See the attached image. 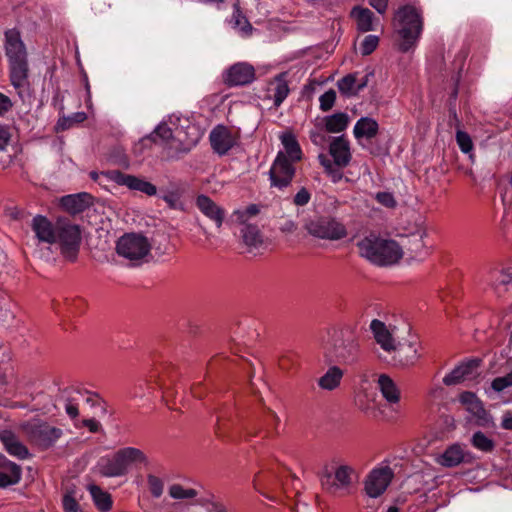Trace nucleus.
Returning a JSON list of instances; mask_svg holds the SVG:
<instances>
[{
  "label": "nucleus",
  "instance_id": "obj_1",
  "mask_svg": "<svg viewBox=\"0 0 512 512\" xmlns=\"http://www.w3.org/2000/svg\"><path fill=\"white\" fill-rule=\"evenodd\" d=\"M359 254L371 263L387 266L397 263L403 256V249L394 240L370 235L357 243Z\"/></svg>",
  "mask_w": 512,
  "mask_h": 512
},
{
  "label": "nucleus",
  "instance_id": "obj_2",
  "mask_svg": "<svg viewBox=\"0 0 512 512\" xmlns=\"http://www.w3.org/2000/svg\"><path fill=\"white\" fill-rule=\"evenodd\" d=\"M146 454L135 447H125L116 451L112 456L102 458L98 463L99 472L107 477H120L135 467L148 466Z\"/></svg>",
  "mask_w": 512,
  "mask_h": 512
},
{
  "label": "nucleus",
  "instance_id": "obj_3",
  "mask_svg": "<svg viewBox=\"0 0 512 512\" xmlns=\"http://www.w3.org/2000/svg\"><path fill=\"white\" fill-rule=\"evenodd\" d=\"M396 31L400 37L399 48L407 52L415 47L423 29L421 11L413 5H405L398 9L396 16Z\"/></svg>",
  "mask_w": 512,
  "mask_h": 512
},
{
  "label": "nucleus",
  "instance_id": "obj_4",
  "mask_svg": "<svg viewBox=\"0 0 512 512\" xmlns=\"http://www.w3.org/2000/svg\"><path fill=\"white\" fill-rule=\"evenodd\" d=\"M24 431L30 442L41 449L52 447L63 435L60 428L47 422L32 420L24 425Z\"/></svg>",
  "mask_w": 512,
  "mask_h": 512
},
{
  "label": "nucleus",
  "instance_id": "obj_5",
  "mask_svg": "<svg viewBox=\"0 0 512 512\" xmlns=\"http://www.w3.org/2000/svg\"><path fill=\"white\" fill-rule=\"evenodd\" d=\"M116 250L119 256L137 263L148 256L151 245L146 237L130 233L123 235L118 240Z\"/></svg>",
  "mask_w": 512,
  "mask_h": 512
},
{
  "label": "nucleus",
  "instance_id": "obj_6",
  "mask_svg": "<svg viewBox=\"0 0 512 512\" xmlns=\"http://www.w3.org/2000/svg\"><path fill=\"white\" fill-rule=\"evenodd\" d=\"M309 234L314 237L339 240L347 235L345 226L334 218L316 217L305 225Z\"/></svg>",
  "mask_w": 512,
  "mask_h": 512
},
{
  "label": "nucleus",
  "instance_id": "obj_7",
  "mask_svg": "<svg viewBox=\"0 0 512 512\" xmlns=\"http://www.w3.org/2000/svg\"><path fill=\"white\" fill-rule=\"evenodd\" d=\"M56 242L61 246V252L65 258L75 260L80 242L81 231L77 225L65 223L57 227Z\"/></svg>",
  "mask_w": 512,
  "mask_h": 512
},
{
  "label": "nucleus",
  "instance_id": "obj_8",
  "mask_svg": "<svg viewBox=\"0 0 512 512\" xmlns=\"http://www.w3.org/2000/svg\"><path fill=\"white\" fill-rule=\"evenodd\" d=\"M269 174L271 185L282 189L291 183L295 175V167L293 162L287 159L286 155L280 151L270 168Z\"/></svg>",
  "mask_w": 512,
  "mask_h": 512
},
{
  "label": "nucleus",
  "instance_id": "obj_9",
  "mask_svg": "<svg viewBox=\"0 0 512 512\" xmlns=\"http://www.w3.org/2000/svg\"><path fill=\"white\" fill-rule=\"evenodd\" d=\"M393 477V472L389 467H381L372 470L365 480V491L371 498H377L382 495Z\"/></svg>",
  "mask_w": 512,
  "mask_h": 512
},
{
  "label": "nucleus",
  "instance_id": "obj_10",
  "mask_svg": "<svg viewBox=\"0 0 512 512\" xmlns=\"http://www.w3.org/2000/svg\"><path fill=\"white\" fill-rule=\"evenodd\" d=\"M370 330L373 334L374 341L380 348L389 355L392 354V351L396 349L395 346L398 343L395 337V327L386 325L378 319H374L370 323Z\"/></svg>",
  "mask_w": 512,
  "mask_h": 512
},
{
  "label": "nucleus",
  "instance_id": "obj_11",
  "mask_svg": "<svg viewBox=\"0 0 512 512\" xmlns=\"http://www.w3.org/2000/svg\"><path fill=\"white\" fill-rule=\"evenodd\" d=\"M103 175L108 179V181L115 182L118 185L127 186L131 190H137L149 196L155 195L157 192L156 187L152 183L132 175L124 174L117 170L103 173Z\"/></svg>",
  "mask_w": 512,
  "mask_h": 512
},
{
  "label": "nucleus",
  "instance_id": "obj_12",
  "mask_svg": "<svg viewBox=\"0 0 512 512\" xmlns=\"http://www.w3.org/2000/svg\"><path fill=\"white\" fill-rule=\"evenodd\" d=\"M482 282L491 287L498 295L505 292L512 295V268L490 269L482 276Z\"/></svg>",
  "mask_w": 512,
  "mask_h": 512
},
{
  "label": "nucleus",
  "instance_id": "obj_13",
  "mask_svg": "<svg viewBox=\"0 0 512 512\" xmlns=\"http://www.w3.org/2000/svg\"><path fill=\"white\" fill-rule=\"evenodd\" d=\"M192 132L189 134L187 139H183L181 137L182 134V128H177L175 132H173L172 128L166 124L161 123L157 126V128L154 131V140H161L162 142H169L170 140H177L180 143H183L186 146H191L196 144L201 135L199 133V130L195 126H189L188 127Z\"/></svg>",
  "mask_w": 512,
  "mask_h": 512
},
{
  "label": "nucleus",
  "instance_id": "obj_14",
  "mask_svg": "<svg viewBox=\"0 0 512 512\" xmlns=\"http://www.w3.org/2000/svg\"><path fill=\"white\" fill-rule=\"evenodd\" d=\"M434 461L442 467L452 468L462 463L470 462V453L466 451L465 447L461 444L454 443L448 446L443 452L438 453Z\"/></svg>",
  "mask_w": 512,
  "mask_h": 512
},
{
  "label": "nucleus",
  "instance_id": "obj_15",
  "mask_svg": "<svg viewBox=\"0 0 512 512\" xmlns=\"http://www.w3.org/2000/svg\"><path fill=\"white\" fill-rule=\"evenodd\" d=\"M481 359L472 358L456 366L443 378V383L447 386L457 385L466 379H470L478 374L481 365Z\"/></svg>",
  "mask_w": 512,
  "mask_h": 512
},
{
  "label": "nucleus",
  "instance_id": "obj_16",
  "mask_svg": "<svg viewBox=\"0 0 512 512\" xmlns=\"http://www.w3.org/2000/svg\"><path fill=\"white\" fill-rule=\"evenodd\" d=\"M209 138L213 150L219 155H225L238 140L235 132L222 125L216 126Z\"/></svg>",
  "mask_w": 512,
  "mask_h": 512
},
{
  "label": "nucleus",
  "instance_id": "obj_17",
  "mask_svg": "<svg viewBox=\"0 0 512 512\" xmlns=\"http://www.w3.org/2000/svg\"><path fill=\"white\" fill-rule=\"evenodd\" d=\"M290 92L287 73H280L271 79L266 88V97L273 100L275 107H279L283 101L287 98Z\"/></svg>",
  "mask_w": 512,
  "mask_h": 512
},
{
  "label": "nucleus",
  "instance_id": "obj_18",
  "mask_svg": "<svg viewBox=\"0 0 512 512\" xmlns=\"http://www.w3.org/2000/svg\"><path fill=\"white\" fill-rule=\"evenodd\" d=\"M377 389L380 391L387 404L396 411L395 407L400 403L401 392L392 378L386 374L379 375L377 379Z\"/></svg>",
  "mask_w": 512,
  "mask_h": 512
},
{
  "label": "nucleus",
  "instance_id": "obj_19",
  "mask_svg": "<svg viewBox=\"0 0 512 512\" xmlns=\"http://www.w3.org/2000/svg\"><path fill=\"white\" fill-rule=\"evenodd\" d=\"M5 51L8 61L27 59L26 47L16 29L5 32Z\"/></svg>",
  "mask_w": 512,
  "mask_h": 512
},
{
  "label": "nucleus",
  "instance_id": "obj_20",
  "mask_svg": "<svg viewBox=\"0 0 512 512\" xmlns=\"http://www.w3.org/2000/svg\"><path fill=\"white\" fill-rule=\"evenodd\" d=\"M329 153L338 167L348 166L352 159L350 143L343 136L332 139L329 145Z\"/></svg>",
  "mask_w": 512,
  "mask_h": 512
},
{
  "label": "nucleus",
  "instance_id": "obj_21",
  "mask_svg": "<svg viewBox=\"0 0 512 512\" xmlns=\"http://www.w3.org/2000/svg\"><path fill=\"white\" fill-rule=\"evenodd\" d=\"M22 470L19 465L0 455V488L16 485L20 482Z\"/></svg>",
  "mask_w": 512,
  "mask_h": 512
},
{
  "label": "nucleus",
  "instance_id": "obj_22",
  "mask_svg": "<svg viewBox=\"0 0 512 512\" xmlns=\"http://www.w3.org/2000/svg\"><path fill=\"white\" fill-rule=\"evenodd\" d=\"M255 78L254 68L246 63H237L233 65L226 73V82L229 85H246Z\"/></svg>",
  "mask_w": 512,
  "mask_h": 512
},
{
  "label": "nucleus",
  "instance_id": "obj_23",
  "mask_svg": "<svg viewBox=\"0 0 512 512\" xmlns=\"http://www.w3.org/2000/svg\"><path fill=\"white\" fill-rule=\"evenodd\" d=\"M395 350L392 351V360L394 365L410 366L419 358L418 348L415 343H397Z\"/></svg>",
  "mask_w": 512,
  "mask_h": 512
},
{
  "label": "nucleus",
  "instance_id": "obj_24",
  "mask_svg": "<svg viewBox=\"0 0 512 512\" xmlns=\"http://www.w3.org/2000/svg\"><path fill=\"white\" fill-rule=\"evenodd\" d=\"M198 209L211 221L217 228H220L225 218V211L206 195H199L196 199Z\"/></svg>",
  "mask_w": 512,
  "mask_h": 512
},
{
  "label": "nucleus",
  "instance_id": "obj_25",
  "mask_svg": "<svg viewBox=\"0 0 512 512\" xmlns=\"http://www.w3.org/2000/svg\"><path fill=\"white\" fill-rule=\"evenodd\" d=\"M11 83L21 95L28 86V62L27 59L9 61Z\"/></svg>",
  "mask_w": 512,
  "mask_h": 512
},
{
  "label": "nucleus",
  "instance_id": "obj_26",
  "mask_svg": "<svg viewBox=\"0 0 512 512\" xmlns=\"http://www.w3.org/2000/svg\"><path fill=\"white\" fill-rule=\"evenodd\" d=\"M425 236L426 232L424 230H418L405 237L401 246L406 248L412 258L422 259L428 255V248L424 241Z\"/></svg>",
  "mask_w": 512,
  "mask_h": 512
},
{
  "label": "nucleus",
  "instance_id": "obj_27",
  "mask_svg": "<svg viewBox=\"0 0 512 512\" xmlns=\"http://www.w3.org/2000/svg\"><path fill=\"white\" fill-rule=\"evenodd\" d=\"M368 76L358 77L357 74H349L337 82V87L341 94L351 97L356 96L367 86Z\"/></svg>",
  "mask_w": 512,
  "mask_h": 512
},
{
  "label": "nucleus",
  "instance_id": "obj_28",
  "mask_svg": "<svg viewBox=\"0 0 512 512\" xmlns=\"http://www.w3.org/2000/svg\"><path fill=\"white\" fill-rule=\"evenodd\" d=\"M32 229L40 241L49 244L56 243L57 228L54 229L46 217L35 216L32 221Z\"/></svg>",
  "mask_w": 512,
  "mask_h": 512
},
{
  "label": "nucleus",
  "instance_id": "obj_29",
  "mask_svg": "<svg viewBox=\"0 0 512 512\" xmlns=\"http://www.w3.org/2000/svg\"><path fill=\"white\" fill-rule=\"evenodd\" d=\"M359 354V343L353 337L347 338L341 345L336 347L335 357L342 363L352 364L357 361Z\"/></svg>",
  "mask_w": 512,
  "mask_h": 512
},
{
  "label": "nucleus",
  "instance_id": "obj_30",
  "mask_svg": "<svg viewBox=\"0 0 512 512\" xmlns=\"http://www.w3.org/2000/svg\"><path fill=\"white\" fill-rule=\"evenodd\" d=\"M0 439L5 450L11 455L19 459H26L30 456L27 447L19 441V439L11 431H3Z\"/></svg>",
  "mask_w": 512,
  "mask_h": 512
},
{
  "label": "nucleus",
  "instance_id": "obj_31",
  "mask_svg": "<svg viewBox=\"0 0 512 512\" xmlns=\"http://www.w3.org/2000/svg\"><path fill=\"white\" fill-rule=\"evenodd\" d=\"M351 17L356 21L359 31L368 32L375 30L374 14L368 8L354 7L351 11Z\"/></svg>",
  "mask_w": 512,
  "mask_h": 512
},
{
  "label": "nucleus",
  "instance_id": "obj_32",
  "mask_svg": "<svg viewBox=\"0 0 512 512\" xmlns=\"http://www.w3.org/2000/svg\"><path fill=\"white\" fill-rule=\"evenodd\" d=\"M354 475V469L348 465H341L335 470V482L328 488L331 493L336 494L339 490L347 489Z\"/></svg>",
  "mask_w": 512,
  "mask_h": 512
},
{
  "label": "nucleus",
  "instance_id": "obj_33",
  "mask_svg": "<svg viewBox=\"0 0 512 512\" xmlns=\"http://www.w3.org/2000/svg\"><path fill=\"white\" fill-rule=\"evenodd\" d=\"M279 138L284 147L283 153L286 155V158L291 162L301 160L302 151L295 135L291 132H284Z\"/></svg>",
  "mask_w": 512,
  "mask_h": 512
},
{
  "label": "nucleus",
  "instance_id": "obj_34",
  "mask_svg": "<svg viewBox=\"0 0 512 512\" xmlns=\"http://www.w3.org/2000/svg\"><path fill=\"white\" fill-rule=\"evenodd\" d=\"M378 130L379 126L376 120L369 117H362L356 122L353 134L356 139H371L377 135Z\"/></svg>",
  "mask_w": 512,
  "mask_h": 512
},
{
  "label": "nucleus",
  "instance_id": "obj_35",
  "mask_svg": "<svg viewBox=\"0 0 512 512\" xmlns=\"http://www.w3.org/2000/svg\"><path fill=\"white\" fill-rule=\"evenodd\" d=\"M344 372L338 366H331L323 376L318 379V386L327 391L335 390L340 386Z\"/></svg>",
  "mask_w": 512,
  "mask_h": 512
},
{
  "label": "nucleus",
  "instance_id": "obj_36",
  "mask_svg": "<svg viewBox=\"0 0 512 512\" xmlns=\"http://www.w3.org/2000/svg\"><path fill=\"white\" fill-rule=\"evenodd\" d=\"M322 122L327 132L340 133L348 127L350 123V117L347 113L337 112L324 117Z\"/></svg>",
  "mask_w": 512,
  "mask_h": 512
},
{
  "label": "nucleus",
  "instance_id": "obj_37",
  "mask_svg": "<svg viewBox=\"0 0 512 512\" xmlns=\"http://www.w3.org/2000/svg\"><path fill=\"white\" fill-rule=\"evenodd\" d=\"M459 400L473 415L482 417L485 414L483 404L476 394L468 391L463 392L460 394Z\"/></svg>",
  "mask_w": 512,
  "mask_h": 512
},
{
  "label": "nucleus",
  "instance_id": "obj_38",
  "mask_svg": "<svg viewBox=\"0 0 512 512\" xmlns=\"http://www.w3.org/2000/svg\"><path fill=\"white\" fill-rule=\"evenodd\" d=\"M88 194L67 195L62 198L63 207L71 213H79L87 206Z\"/></svg>",
  "mask_w": 512,
  "mask_h": 512
},
{
  "label": "nucleus",
  "instance_id": "obj_39",
  "mask_svg": "<svg viewBox=\"0 0 512 512\" xmlns=\"http://www.w3.org/2000/svg\"><path fill=\"white\" fill-rule=\"evenodd\" d=\"M356 404L362 412L372 414L377 408L376 394L363 390L357 395Z\"/></svg>",
  "mask_w": 512,
  "mask_h": 512
},
{
  "label": "nucleus",
  "instance_id": "obj_40",
  "mask_svg": "<svg viewBox=\"0 0 512 512\" xmlns=\"http://www.w3.org/2000/svg\"><path fill=\"white\" fill-rule=\"evenodd\" d=\"M243 241L250 250L258 249L262 243V236L259 229L253 225H247L242 230Z\"/></svg>",
  "mask_w": 512,
  "mask_h": 512
},
{
  "label": "nucleus",
  "instance_id": "obj_41",
  "mask_svg": "<svg viewBox=\"0 0 512 512\" xmlns=\"http://www.w3.org/2000/svg\"><path fill=\"white\" fill-rule=\"evenodd\" d=\"M90 494L95 502V505L102 511L109 510L112 505V501L110 495L103 491L100 487L96 485H91L89 487Z\"/></svg>",
  "mask_w": 512,
  "mask_h": 512
},
{
  "label": "nucleus",
  "instance_id": "obj_42",
  "mask_svg": "<svg viewBox=\"0 0 512 512\" xmlns=\"http://www.w3.org/2000/svg\"><path fill=\"white\" fill-rule=\"evenodd\" d=\"M471 443L476 449L486 453L493 451L495 447L494 441L481 431L473 434Z\"/></svg>",
  "mask_w": 512,
  "mask_h": 512
},
{
  "label": "nucleus",
  "instance_id": "obj_43",
  "mask_svg": "<svg viewBox=\"0 0 512 512\" xmlns=\"http://www.w3.org/2000/svg\"><path fill=\"white\" fill-rule=\"evenodd\" d=\"M169 495L173 499H191L198 495L197 491L192 488H184L180 484H173L169 487Z\"/></svg>",
  "mask_w": 512,
  "mask_h": 512
},
{
  "label": "nucleus",
  "instance_id": "obj_44",
  "mask_svg": "<svg viewBox=\"0 0 512 512\" xmlns=\"http://www.w3.org/2000/svg\"><path fill=\"white\" fill-rule=\"evenodd\" d=\"M512 387V370L503 375L496 377L491 382V389L497 393L503 392Z\"/></svg>",
  "mask_w": 512,
  "mask_h": 512
},
{
  "label": "nucleus",
  "instance_id": "obj_45",
  "mask_svg": "<svg viewBox=\"0 0 512 512\" xmlns=\"http://www.w3.org/2000/svg\"><path fill=\"white\" fill-rule=\"evenodd\" d=\"M232 20L235 27L239 28L241 31L245 33L249 32L252 29L251 25L249 24L245 16L242 15L238 3L234 5Z\"/></svg>",
  "mask_w": 512,
  "mask_h": 512
},
{
  "label": "nucleus",
  "instance_id": "obj_46",
  "mask_svg": "<svg viewBox=\"0 0 512 512\" xmlns=\"http://www.w3.org/2000/svg\"><path fill=\"white\" fill-rule=\"evenodd\" d=\"M456 141L463 153H469L473 149V142L468 133L458 130L456 133Z\"/></svg>",
  "mask_w": 512,
  "mask_h": 512
},
{
  "label": "nucleus",
  "instance_id": "obj_47",
  "mask_svg": "<svg viewBox=\"0 0 512 512\" xmlns=\"http://www.w3.org/2000/svg\"><path fill=\"white\" fill-rule=\"evenodd\" d=\"M147 481L152 496L155 498H159L163 494V481L155 475H148Z\"/></svg>",
  "mask_w": 512,
  "mask_h": 512
},
{
  "label": "nucleus",
  "instance_id": "obj_48",
  "mask_svg": "<svg viewBox=\"0 0 512 512\" xmlns=\"http://www.w3.org/2000/svg\"><path fill=\"white\" fill-rule=\"evenodd\" d=\"M379 38L376 35H367L361 43V54L370 55L378 46Z\"/></svg>",
  "mask_w": 512,
  "mask_h": 512
},
{
  "label": "nucleus",
  "instance_id": "obj_49",
  "mask_svg": "<svg viewBox=\"0 0 512 512\" xmlns=\"http://www.w3.org/2000/svg\"><path fill=\"white\" fill-rule=\"evenodd\" d=\"M336 100V92L332 89L326 91L319 98L320 109L324 112L329 111L335 103Z\"/></svg>",
  "mask_w": 512,
  "mask_h": 512
},
{
  "label": "nucleus",
  "instance_id": "obj_50",
  "mask_svg": "<svg viewBox=\"0 0 512 512\" xmlns=\"http://www.w3.org/2000/svg\"><path fill=\"white\" fill-rule=\"evenodd\" d=\"M376 201L386 208H395L397 201L394 195L390 192H378L375 194Z\"/></svg>",
  "mask_w": 512,
  "mask_h": 512
},
{
  "label": "nucleus",
  "instance_id": "obj_51",
  "mask_svg": "<svg viewBox=\"0 0 512 512\" xmlns=\"http://www.w3.org/2000/svg\"><path fill=\"white\" fill-rule=\"evenodd\" d=\"M265 422L271 431H273L275 434H278V428L280 425V417L277 415V413L271 409L267 410L266 416H265Z\"/></svg>",
  "mask_w": 512,
  "mask_h": 512
},
{
  "label": "nucleus",
  "instance_id": "obj_52",
  "mask_svg": "<svg viewBox=\"0 0 512 512\" xmlns=\"http://www.w3.org/2000/svg\"><path fill=\"white\" fill-rule=\"evenodd\" d=\"M62 504L65 512H81L76 498L71 493L64 495Z\"/></svg>",
  "mask_w": 512,
  "mask_h": 512
},
{
  "label": "nucleus",
  "instance_id": "obj_53",
  "mask_svg": "<svg viewBox=\"0 0 512 512\" xmlns=\"http://www.w3.org/2000/svg\"><path fill=\"white\" fill-rule=\"evenodd\" d=\"M163 200L169 205L170 208L173 209H183V203L181 201L180 195L176 192H169L163 196Z\"/></svg>",
  "mask_w": 512,
  "mask_h": 512
},
{
  "label": "nucleus",
  "instance_id": "obj_54",
  "mask_svg": "<svg viewBox=\"0 0 512 512\" xmlns=\"http://www.w3.org/2000/svg\"><path fill=\"white\" fill-rule=\"evenodd\" d=\"M311 198V194L306 188H301L296 195L294 196V203L297 206H304L306 205Z\"/></svg>",
  "mask_w": 512,
  "mask_h": 512
},
{
  "label": "nucleus",
  "instance_id": "obj_55",
  "mask_svg": "<svg viewBox=\"0 0 512 512\" xmlns=\"http://www.w3.org/2000/svg\"><path fill=\"white\" fill-rule=\"evenodd\" d=\"M343 168L344 167H338V166L334 165L329 170H327L326 174L329 176V178L331 179V181L333 183H338L343 178V172H342Z\"/></svg>",
  "mask_w": 512,
  "mask_h": 512
},
{
  "label": "nucleus",
  "instance_id": "obj_56",
  "mask_svg": "<svg viewBox=\"0 0 512 512\" xmlns=\"http://www.w3.org/2000/svg\"><path fill=\"white\" fill-rule=\"evenodd\" d=\"M11 139V133L7 127L0 126V151H4Z\"/></svg>",
  "mask_w": 512,
  "mask_h": 512
},
{
  "label": "nucleus",
  "instance_id": "obj_57",
  "mask_svg": "<svg viewBox=\"0 0 512 512\" xmlns=\"http://www.w3.org/2000/svg\"><path fill=\"white\" fill-rule=\"evenodd\" d=\"M12 107L10 98L3 93H0V116L8 112Z\"/></svg>",
  "mask_w": 512,
  "mask_h": 512
},
{
  "label": "nucleus",
  "instance_id": "obj_58",
  "mask_svg": "<svg viewBox=\"0 0 512 512\" xmlns=\"http://www.w3.org/2000/svg\"><path fill=\"white\" fill-rule=\"evenodd\" d=\"M65 411L67 415L72 419H75L79 415L78 406L71 400L66 401Z\"/></svg>",
  "mask_w": 512,
  "mask_h": 512
},
{
  "label": "nucleus",
  "instance_id": "obj_59",
  "mask_svg": "<svg viewBox=\"0 0 512 512\" xmlns=\"http://www.w3.org/2000/svg\"><path fill=\"white\" fill-rule=\"evenodd\" d=\"M296 228V223L290 219H285L279 226L280 231L283 233H293Z\"/></svg>",
  "mask_w": 512,
  "mask_h": 512
},
{
  "label": "nucleus",
  "instance_id": "obj_60",
  "mask_svg": "<svg viewBox=\"0 0 512 512\" xmlns=\"http://www.w3.org/2000/svg\"><path fill=\"white\" fill-rule=\"evenodd\" d=\"M370 5L379 13H384L388 6V0H370Z\"/></svg>",
  "mask_w": 512,
  "mask_h": 512
},
{
  "label": "nucleus",
  "instance_id": "obj_61",
  "mask_svg": "<svg viewBox=\"0 0 512 512\" xmlns=\"http://www.w3.org/2000/svg\"><path fill=\"white\" fill-rule=\"evenodd\" d=\"M84 426L87 427L89 429V431L91 432H98L101 425L99 423V421L95 420V419H87V420H84Z\"/></svg>",
  "mask_w": 512,
  "mask_h": 512
},
{
  "label": "nucleus",
  "instance_id": "obj_62",
  "mask_svg": "<svg viewBox=\"0 0 512 512\" xmlns=\"http://www.w3.org/2000/svg\"><path fill=\"white\" fill-rule=\"evenodd\" d=\"M501 426L503 429L506 430H512V413L511 412H505V414L502 417V423Z\"/></svg>",
  "mask_w": 512,
  "mask_h": 512
},
{
  "label": "nucleus",
  "instance_id": "obj_63",
  "mask_svg": "<svg viewBox=\"0 0 512 512\" xmlns=\"http://www.w3.org/2000/svg\"><path fill=\"white\" fill-rule=\"evenodd\" d=\"M318 159H319L320 164L324 167L325 173L327 172V170H329L331 167H333L335 165L334 161L331 162L327 158V156H325L323 154H320L318 156Z\"/></svg>",
  "mask_w": 512,
  "mask_h": 512
},
{
  "label": "nucleus",
  "instance_id": "obj_64",
  "mask_svg": "<svg viewBox=\"0 0 512 512\" xmlns=\"http://www.w3.org/2000/svg\"><path fill=\"white\" fill-rule=\"evenodd\" d=\"M109 171H107L106 173H108ZM104 172H101V173H97L95 171L91 172L90 173V177L94 180V181H99L101 183V179L102 178H105L106 180H108L104 175H103Z\"/></svg>",
  "mask_w": 512,
  "mask_h": 512
}]
</instances>
